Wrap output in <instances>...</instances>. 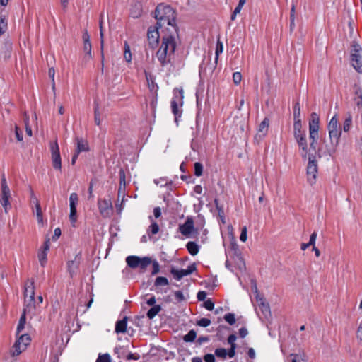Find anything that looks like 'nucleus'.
Masks as SVG:
<instances>
[{"mask_svg":"<svg viewBox=\"0 0 362 362\" xmlns=\"http://www.w3.org/2000/svg\"><path fill=\"white\" fill-rule=\"evenodd\" d=\"M159 269H160L159 264L156 261H154L153 262V272H152V274L155 275L157 273H158L159 272Z\"/></svg>","mask_w":362,"mask_h":362,"instance_id":"60","label":"nucleus"},{"mask_svg":"<svg viewBox=\"0 0 362 362\" xmlns=\"http://www.w3.org/2000/svg\"><path fill=\"white\" fill-rule=\"evenodd\" d=\"M351 126H352V117L351 115H348L344 122L343 130L345 132H347L351 129Z\"/></svg>","mask_w":362,"mask_h":362,"instance_id":"32","label":"nucleus"},{"mask_svg":"<svg viewBox=\"0 0 362 362\" xmlns=\"http://www.w3.org/2000/svg\"><path fill=\"white\" fill-rule=\"evenodd\" d=\"M203 165L200 163H194V175L199 177L202 175Z\"/></svg>","mask_w":362,"mask_h":362,"instance_id":"42","label":"nucleus"},{"mask_svg":"<svg viewBox=\"0 0 362 362\" xmlns=\"http://www.w3.org/2000/svg\"><path fill=\"white\" fill-rule=\"evenodd\" d=\"M100 46L101 49L103 50L104 46V34L103 30V19L102 18L100 20Z\"/></svg>","mask_w":362,"mask_h":362,"instance_id":"51","label":"nucleus"},{"mask_svg":"<svg viewBox=\"0 0 362 362\" xmlns=\"http://www.w3.org/2000/svg\"><path fill=\"white\" fill-rule=\"evenodd\" d=\"M149 219L151 222V226H149L148 231L152 234L155 235L158 233L159 231V226L158 225L154 222V221L152 218V216H149Z\"/></svg>","mask_w":362,"mask_h":362,"instance_id":"31","label":"nucleus"},{"mask_svg":"<svg viewBox=\"0 0 362 362\" xmlns=\"http://www.w3.org/2000/svg\"><path fill=\"white\" fill-rule=\"evenodd\" d=\"M127 328V320L124 318L122 320L117 322L115 326V332L117 333H124L126 332Z\"/></svg>","mask_w":362,"mask_h":362,"instance_id":"23","label":"nucleus"},{"mask_svg":"<svg viewBox=\"0 0 362 362\" xmlns=\"http://www.w3.org/2000/svg\"><path fill=\"white\" fill-rule=\"evenodd\" d=\"M95 362H110V356L108 354H100Z\"/></svg>","mask_w":362,"mask_h":362,"instance_id":"44","label":"nucleus"},{"mask_svg":"<svg viewBox=\"0 0 362 362\" xmlns=\"http://www.w3.org/2000/svg\"><path fill=\"white\" fill-rule=\"evenodd\" d=\"M76 149L75 153L79 154L81 152H86L88 151V142L82 138H76Z\"/></svg>","mask_w":362,"mask_h":362,"instance_id":"17","label":"nucleus"},{"mask_svg":"<svg viewBox=\"0 0 362 362\" xmlns=\"http://www.w3.org/2000/svg\"><path fill=\"white\" fill-rule=\"evenodd\" d=\"M302 130V124H301V119H294V124H293V132H301Z\"/></svg>","mask_w":362,"mask_h":362,"instance_id":"46","label":"nucleus"},{"mask_svg":"<svg viewBox=\"0 0 362 362\" xmlns=\"http://www.w3.org/2000/svg\"><path fill=\"white\" fill-rule=\"evenodd\" d=\"M223 43L218 40L217 41L216 47V57L215 61L217 62L218 55L223 52Z\"/></svg>","mask_w":362,"mask_h":362,"instance_id":"37","label":"nucleus"},{"mask_svg":"<svg viewBox=\"0 0 362 362\" xmlns=\"http://www.w3.org/2000/svg\"><path fill=\"white\" fill-rule=\"evenodd\" d=\"M197 324L203 327H206L211 324V320L208 318H202L197 321Z\"/></svg>","mask_w":362,"mask_h":362,"instance_id":"49","label":"nucleus"},{"mask_svg":"<svg viewBox=\"0 0 362 362\" xmlns=\"http://www.w3.org/2000/svg\"><path fill=\"white\" fill-rule=\"evenodd\" d=\"M52 165L56 170H61L62 168V160L60 156L59 148L57 143V140L50 142L49 144Z\"/></svg>","mask_w":362,"mask_h":362,"instance_id":"8","label":"nucleus"},{"mask_svg":"<svg viewBox=\"0 0 362 362\" xmlns=\"http://www.w3.org/2000/svg\"><path fill=\"white\" fill-rule=\"evenodd\" d=\"M177 44V30L171 27L170 32H161V42L156 57L164 66L171 62Z\"/></svg>","mask_w":362,"mask_h":362,"instance_id":"1","label":"nucleus"},{"mask_svg":"<svg viewBox=\"0 0 362 362\" xmlns=\"http://www.w3.org/2000/svg\"><path fill=\"white\" fill-rule=\"evenodd\" d=\"M295 139L297 141L302 140L305 138V132L304 131L293 132Z\"/></svg>","mask_w":362,"mask_h":362,"instance_id":"52","label":"nucleus"},{"mask_svg":"<svg viewBox=\"0 0 362 362\" xmlns=\"http://www.w3.org/2000/svg\"><path fill=\"white\" fill-rule=\"evenodd\" d=\"M35 308V298H25L24 308L23 313L24 314L32 313Z\"/></svg>","mask_w":362,"mask_h":362,"instance_id":"19","label":"nucleus"},{"mask_svg":"<svg viewBox=\"0 0 362 362\" xmlns=\"http://www.w3.org/2000/svg\"><path fill=\"white\" fill-rule=\"evenodd\" d=\"M316 238H317V233L316 232L313 233L310 237V240L308 242V245H310L311 246L314 247L315 244Z\"/></svg>","mask_w":362,"mask_h":362,"instance_id":"58","label":"nucleus"},{"mask_svg":"<svg viewBox=\"0 0 362 362\" xmlns=\"http://www.w3.org/2000/svg\"><path fill=\"white\" fill-rule=\"evenodd\" d=\"M139 260L140 257L134 255L128 256L126 258V262L128 264V266L134 269L139 267Z\"/></svg>","mask_w":362,"mask_h":362,"instance_id":"21","label":"nucleus"},{"mask_svg":"<svg viewBox=\"0 0 362 362\" xmlns=\"http://www.w3.org/2000/svg\"><path fill=\"white\" fill-rule=\"evenodd\" d=\"M25 132H26V134L29 136H32V129L30 128V127L29 126V119L28 117H26V118L25 119Z\"/></svg>","mask_w":362,"mask_h":362,"instance_id":"55","label":"nucleus"},{"mask_svg":"<svg viewBox=\"0 0 362 362\" xmlns=\"http://www.w3.org/2000/svg\"><path fill=\"white\" fill-rule=\"evenodd\" d=\"M25 298H35V286L33 281H28L25 284Z\"/></svg>","mask_w":362,"mask_h":362,"instance_id":"18","label":"nucleus"},{"mask_svg":"<svg viewBox=\"0 0 362 362\" xmlns=\"http://www.w3.org/2000/svg\"><path fill=\"white\" fill-rule=\"evenodd\" d=\"M195 269L193 265L189 266L186 269H175L173 268L170 271L174 278L177 280H180L182 277L191 274Z\"/></svg>","mask_w":362,"mask_h":362,"instance_id":"14","label":"nucleus"},{"mask_svg":"<svg viewBox=\"0 0 362 362\" xmlns=\"http://www.w3.org/2000/svg\"><path fill=\"white\" fill-rule=\"evenodd\" d=\"M30 338L28 334H22L16 340L10 353L12 356H17L24 351L30 344Z\"/></svg>","mask_w":362,"mask_h":362,"instance_id":"6","label":"nucleus"},{"mask_svg":"<svg viewBox=\"0 0 362 362\" xmlns=\"http://www.w3.org/2000/svg\"><path fill=\"white\" fill-rule=\"evenodd\" d=\"M293 119H300V105L298 102H297L293 106Z\"/></svg>","mask_w":362,"mask_h":362,"instance_id":"35","label":"nucleus"},{"mask_svg":"<svg viewBox=\"0 0 362 362\" xmlns=\"http://www.w3.org/2000/svg\"><path fill=\"white\" fill-rule=\"evenodd\" d=\"M214 303L210 300H207L206 301L204 302V307L208 310H212L214 309Z\"/></svg>","mask_w":362,"mask_h":362,"instance_id":"59","label":"nucleus"},{"mask_svg":"<svg viewBox=\"0 0 362 362\" xmlns=\"http://www.w3.org/2000/svg\"><path fill=\"white\" fill-rule=\"evenodd\" d=\"M289 358L291 362H304L305 358L303 356L298 354H291Z\"/></svg>","mask_w":362,"mask_h":362,"instance_id":"41","label":"nucleus"},{"mask_svg":"<svg viewBox=\"0 0 362 362\" xmlns=\"http://www.w3.org/2000/svg\"><path fill=\"white\" fill-rule=\"evenodd\" d=\"M317 173V165L315 157H309L308 163L307 166L308 180L310 184H313L316 178Z\"/></svg>","mask_w":362,"mask_h":362,"instance_id":"11","label":"nucleus"},{"mask_svg":"<svg viewBox=\"0 0 362 362\" xmlns=\"http://www.w3.org/2000/svg\"><path fill=\"white\" fill-rule=\"evenodd\" d=\"M161 310V307L159 305L153 306L147 313V317L149 319H153Z\"/></svg>","mask_w":362,"mask_h":362,"instance_id":"27","label":"nucleus"},{"mask_svg":"<svg viewBox=\"0 0 362 362\" xmlns=\"http://www.w3.org/2000/svg\"><path fill=\"white\" fill-rule=\"evenodd\" d=\"M351 64L358 72L362 73V58L351 59Z\"/></svg>","mask_w":362,"mask_h":362,"instance_id":"26","label":"nucleus"},{"mask_svg":"<svg viewBox=\"0 0 362 362\" xmlns=\"http://www.w3.org/2000/svg\"><path fill=\"white\" fill-rule=\"evenodd\" d=\"M197 337V334L194 330H190L185 337L184 340L185 341H193Z\"/></svg>","mask_w":362,"mask_h":362,"instance_id":"38","label":"nucleus"},{"mask_svg":"<svg viewBox=\"0 0 362 362\" xmlns=\"http://www.w3.org/2000/svg\"><path fill=\"white\" fill-rule=\"evenodd\" d=\"M204 359L205 362H214L215 361V357L213 354L205 355Z\"/></svg>","mask_w":362,"mask_h":362,"instance_id":"63","label":"nucleus"},{"mask_svg":"<svg viewBox=\"0 0 362 362\" xmlns=\"http://www.w3.org/2000/svg\"><path fill=\"white\" fill-rule=\"evenodd\" d=\"M247 227L243 226L241 229V233L240 235V240L242 242H245L247 240Z\"/></svg>","mask_w":362,"mask_h":362,"instance_id":"54","label":"nucleus"},{"mask_svg":"<svg viewBox=\"0 0 362 362\" xmlns=\"http://www.w3.org/2000/svg\"><path fill=\"white\" fill-rule=\"evenodd\" d=\"M152 263L151 259L148 257H140L139 263V267H140L141 269H145L148 265H150Z\"/></svg>","mask_w":362,"mask_h":362,"instance_id":"29","label":"nucleus"},{"mask_svg":"<svg viewBox=\"0 0 362 362\" xmlns=\"http://www.w3.org/2000/svg\"><path fill=\"white\" fill-rule=\"evenodd\" d=\"M225 320L230 325H233L235 322V315L233 313H227L224 316Z\"/></svg>","mask_w":362,"mask_h":362,"instance_id":"45","label":"nucleus"},{"mask_svg":"<svg viewBox=\"0 0 362 362\" xmlns=\"http://www.w3.org/2000/svg\"><path fill=\"white\" fill-rule=\"evenodd\" d=\"M147 37L149 45L155 48L158 45V40L161 39V30L158 25L150 27L148 30Z\"/></svg>","mask_w":362,"mask_h":362,"instance_id":"9","label":"nucleus"},{"mask_svg":"<svg viewBox=\"0 0 362 362\" xmlns=\"http://www.w3.org/2000/svg\"><path fill=\"white\" fill-rule=\"evenodd\" d=\"M236 340V336L235 334H230L228 338V342L230 344V346H236L235 341Z\"/></svg>","mask_w":362,"mask_h":362,"instance_id":"62","label":"nucleus"},{"mask_svg":"<svg viewBox=\"0 0 362 362\" xmlns=\"http://www.w3.org/2000/svg\"><path fill=\"white\" fill-rule=\"evenodd\" d=\"M353 58H362V48L358 44L352 46L351 59Z\"/></svg>","mask_w":362,"mask_h":362,"instance_id":"24","label":"nucleus"},{"mask_svg":"<svg viewBox=\"0 0 362 362\" xmlns=\"http://www.w3.org/2000/svg\"><path fill=\"white\" fill-rule=\"evenodd\" d=\"M78 266V262H76V260L69 261L68 262V269L71 276H73L75 274L76 269H77Z\"/></svg>","mask_w":362,"mask_h":362,"instance_id":"33","label":"nucleus"},{"mask_svg":"<svg viewBox=\"0 0 362 362\" xmlns=\"http://www.w3.org/2000/svg\"><path fill=\"white\" fill-rule=\"evenodd\" d=\"M83 51L85 52L84 60L87 62L92 57L90 42L83 43Z\"/></svg>","mask_w":362,"mask_h":362,"instance_id":"25","label":"nucleus"},{"mask_svg":"<svg viewBox=\"0 0 362 362\" xmlns=\"http://www.w3.org/2000/svg\"><path fill=\"white\" fill-rule=\"evenodd\" d=\"M319 130V117L316 113L311 114V118L309 122V136L312 140L310 148H315V143L318 138Z\"/></svg>","mask_w":362,"mask_h":362,"instance_id":"7","label":"nucleus"},{"mask_svg":"<svg viewBox=\"0 0 362 362\" xmlns=\"http://www.w3.org/2000/svg\"><path fill=\"white\" fill-rule=\"evenodd\" d=\"M269 125V121L267 118H264V120L259 125L257 133L255 136V139L259 141L262 139L267 134Z\"/></svg>","mask_w":362,"mask_h":362,"instance_id":"15","label":"nucleus"},{"mask_svg":"<svg viewBox=\"0 0 362 362\" xmlns=\"http://www.w3.org/2000/svg\"><path fill=\"white\" fill-rule=\"evenodd\" d=\"M39 261L42 266H43L47 259V253L45 251H40L38 253Z\"/></svg>","mask_w":362,"mask_h":362,"instance_id":"47","label":"nucleus"},{"mask_svg":"<svg viewBox=\"0 0 362 362\" xmlns=\"http://www.w3.org/2000/svg\"><path fill=\"white\" fill-rule=\"evenodd\" d=\"M175 298L177 302L185 300L187 298L180 291H177L174 293Z\"/></svg>","mask_w":362,"mask_h":362,"instance_id":"48","label":"nucleus"},{"mask_svg":"<svg viewBox=\"0 0 362 362\" xmlns=\"http://www.w3.org/2000/svg\"><path fill=\"white\" fill-rule=\"evenodd\" d=\"M15 134H16V137L17 140L18 141H23L22 131L17 126L15 127Z\"/></svg>","mask_w":362,"mask_h":362,"instance_id":"56","label":"nucleus"},{"mask_svg":"<svg viewBox=\"0 0 362 362\" xmlns=\"http://www.w3.org/2000/svg\"><path fill=\"white\" fill-rule=\"evenodd\" d=\"M98 206L100 215L104 218L110 217L112 213V202L110 199H98Z\"/></svg>","mask_w":362,"mask_h":362,"instance_id":"10","label":"nucleus"},{"mask_svg":"<svg viewBox=\"0 0 362 362\" xmlns=\"http://www.w3.org/2000/svg\"><path fill=\"white\" fill-rule=\"evenodd\" d=\"M157 25L161 32H170L171 27L177 30L175 11L168 5L160 4L155 11Z\"/></svg>","mask_w":362,"mask_h":362,"instance_id":"2","label":"nucleus"},{"mask_svg":"<svg viewBox=\"0 0 362 362\" xmlns=\"http://www.w3.org/2000/svg\"><path fill=\"white\" fill-rule=\"evenodd\" d=\"M259 308L261 309L262 313L264 315L265 317H267L268 315H270V310L267 303L262 302L259 304Z\"/></svg>","mask_w":362,"mask_h":362,"instance_id":"36","label":"nucleus"},{"mask_svg":"<svg viewBox=\"0 0 362 362\" xmlns=\"http://www.w3.org/2000/svg\"><path fill=\"white\" fill-rule=\"evenodd\" d=\"M141 12H142V10H141V4H136L134 6V8L131 12V14L134 18H138L139 16H140L141 15Z\"/></svg>","mask_w":362,"mask_h":362,"instance_id":"34","label":"nucleus"},{"mask_svg":"<svg viewBox=\"0 0 362 362\" xmlns=\"http://www.w3.org/2000/svg\"><path fill=\"white\" fill-rule=\"evenodd\" d=\"M246 0H239L238 6L235 7V10L233 11L232 15H231V20L234 21L236 18L237 14L240 13V11L245 4Z\"/></svg>","mask_w":362,"mask_h":362,"instance_id":"28","label":"nucleus"},{"mask_svg":"<svg viewBox=\"0 0 362 362\" xmlns=\"http://www.w3.org/2000/svg\"><path fill=\"white\" fill-rule=\"evenodd\" d=\"M356 337L359 341L362 342V320L360 322L358 327L356 330Z\"/></svg>","mask_w":362,"mask_h":362,"instance_id":"57","label":"nucleus"},{"mask_svg":"<svg viewBox=\"0 0 362 362\" xmlns=\"http://www.w3.org/2000/svg\"><path fill=\"white\" fill-rule=\"evenodd\" d=\"M153 215L156 218H159L161 216V209L160 207H156L153 209Z\"/></svg>","mask_w":362,"mask_h":362,"instance_id":"64","label":"nucleus"},{"mask_svg":"<svg viewBox=\"0 0 362 362\" xmlns=\"http://www.w3.org/2000/svg\"><path fill=\"white\" fill-rule=\"evenodd\" d=\"M11 198V190L8 186L5 175L3 174L1 180V195L0 203L4 209L5 213H8L11 207L10 199Z\"/></svg>","mask_w":362,"mask_h":362,"instance_id":"4","label":"nucleus"},{"mask_svg":"<svg viewBox=\"0 0 362 362\" xmlns=\"http://www.w3.org/2000/svg\"><path fill=\"white\" fill-rule=\"evenodd\" d=\"M296 142L300 150L302 157L306 158L308 151L306 138H303L302 140L297 141Z\"/></svg>","mask_w":362,"mask_h":362,"instance_id":"20","label":"nucleus"},{"mask_svg":"<svg viewBox=\"0 0 362 362\" xmlns=\"http://www.w3.org/2000/svg\"><path fill=\"white\" fill-rule=\"evenodd\" d=\"M295 11H296V6L293 4L291 9V13H290V21H291V28L293 29L295 26Z\"/></svg>","mask_w":362,"mask_h":362,"instance_id":"43","label":"nucleus"},{"mask_svg":"<svg viewBox=\"0 0 362 362\" xmlns=\"http://www.w3.org/2000/svg\"><path fill=\"white\" fill-rule=\"evenodd\" d=\"M124 201V196L123 194L122 200L121 203L120 204L116 203V204H115V207H116L118 213H121L122 209H124V204H123Z\"/></svg>","mask_w":362,"mask_h":362,"instance_id":"61","label":"nucleus"},{"mask_svg":"<svg viewBox=\"0 0 362 362\" xmlns=\"http://www.w3.org/2000/svg\"><path fill=\"white\" fill-rule=\"evenodd\" d=\"M168 284V280L165 277L162 276L157 277L155 281V285L157 286H167Z\"/></svg>","mask_w":362,"mask_h":362,"instance_id":"39","label":"nucleus"},{"mask_svg":"<svg viewBox=\"0 0 362 362\" xmlns=\"http://www.w3.org/2000/svg\"><path fill=\"white\" fill-rule=\"evenodd\" d=\"M329 137L330 142L326 145V153L332 156L337 151L339 140L341 135V128L338 124V119L336 115L330 119L328 126Z\"/></svg>","mask_w":362,"mask_h":362,"instance_id":"3","label":"nucleus"},{"mask_svg":"<svg viewBox=\"0 0 362 362\" xmlns=\"http://www.w3.org/2000/svg\"><path fill=\"white\" fill-rule=\"evenodd\" d=\"M186 247H187L188 252L192 255H196L199 252V245L195 242H192V241L187 243Z\"/></svg>","mask_w":362,"mask_h":362,"instance_id":"22","label":"nucleus"},{"mask_svg":"<svg viewBox=\"0 0 362 362\" xmlns=\"http://www.w3.org/2000/svg\"><path fill=\"white\" fill-rule=\"evenodd\" d=\"M179 230L183 235L187 238L192 237V234L197 231L194 226L193 218L188 216L185 223L179 226Z\"/></svg>","mask_w":362,"mask_h":362,"instance_id":"13","label":"nucleus"},{"mask_svg":"<svg viewBox=\"0 0 362 362\" xmlns=\"http://www.w3.org/2000/svg\"><path fill=\"white\" fill-rule=\"evenodd\" d=\"M78 202V194L75 192L71 193L69 197V206H70V214L69 219L71 222L72 225L74 226V223L77 219L76 215V205Z\"/></svg>","mask_w":362,"mask_h":362,"instance_id":"12","label":"nucleus"},{"mask_svg":"<svg viewBox=\"0 0 362 362\" xmlns=\"http://www.w3.org/2000/svg\"><path fill=\"white\" fill-rule=\"evenodd\" d=\"M183 90L182 89L175 88L173 91V98L171 100L172 112L175 117L177 121V117L181 116V107L183 104Z\"/></svg>","mask_w":362,"mask_h":362,"instance_id":"5","label":"nucleus"},{"mask_svg":"<svg viewBox=\"0 0 362 362\" xmlns=\"http://www.w3.org/2000/svg\"><path fill=\"white\" fill-rule=\"evenodd\" d=\"M215 354L218 357L225 358L227 356V351L223 348L217 349L215 351Z\"/></svg>","mask_w":362,"mask_h":362,"instance_id":"50","label":"nucleus"},{"mask_svg":"<svg viewBox=\"0 0 362 362\" xmlns=\"http://www.w3.org/2000/svg\"><path fill=\"white\" fill-rule=\"evenodd\" d=\"M25 322H26V317H25V314H24L23 313L20 320H19V322H18V327H17V334L18 335L19 334L21 333V332L23 331V329L25 328Z\"/></svg>","mask_w":362,"mask_h":362,"instance_id":"30","label":"nucleus"},{"mask_svg":"<svg viewBox=\"0 0 362 362\" xmlns=\"http://www.w3.org/2000/svg\"><path fill=\"white\" fill-rule=\"evenodd\" d=\"M33 203L35 204V214L39 225H44L43 215L40 205V202L35 197H33Z\"/></svg>","mask_w":362,"mask_h":362,"instance_id":"16","label":"nucleus"},{"mask_svg":"<svg viewBox=\"0 0 362 362\" xmlns=\"http://www.w3.org/2000/svg\"><path fill=\"white\" fill-rule=\"evenodd\" d=\"M242 76L240 72H235L233 75V80L235 84L238 85L240 83Z\"/></svg>","mask_w":362,"mask_h":362,"instance_id":"53","label":"nucleus"},{"mask_svg":"<svg viewBox=\"0 0 362 362\" xmlns=\"http://www.w3.org/2000/svg\"><path fill=\"white\" fill-rule=\"evenodd\" d=\"M124 57L127 62H130L132 60V53L130 52L129 46L127 45V43H125Z\"/></svg>","mask_w":362,"mask_h":362,"instance_id":"40","label":"nucleus"}]
</instances>
